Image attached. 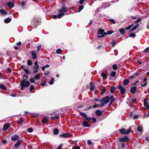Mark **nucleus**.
<instances>
[{
	"mask_svg": "<svg viewBox=\"0 0 149 149\" xmlns=\"http://www.w3.org/2000/svg\"><path fill=\"white\" fill-rule=\"evenodd\" d=\"M27 64L29 66L31 65L32 64V63L31 61L30 60H28L27 61Z\"/></svg>",
	"mask_w": 149,
	"mask_h": 149,
	"instance_id": "42",
	"label": "nucleus"
},
{
	"mask_svg": "<svg viewBox=\"0 0 149 149\" xmlns=\"http://www.w3.org/2000/svg\"><path fill=\"white\" fill-rule=\"evenodd\" d=\"M0 88H1L3 90H6V87L5 85L2 84H0Z\"/></svg>",
	"mask_w": 149,
	"mask_h": 149,
	"instance_id": "27",
	"label": "nucleus"
},
{
	"mask_svg": "<svg viewBox=\"0 0 149 149\" xmlns=\"http://www.w3.org/2000/svg\"><path fill=\"white\" fill-rule=\"evenodd\" d=\"M91 120H92L94 123L96 122L97 121L96 119L95 118H91Z\"/></svg>",
	"mask_w": 149,
	"mask_h": 149,
	"instance_id": "53",
	"label": "nucleus"
},
{
	"mask_svg": "<svg viewBox=\"0 0 149 149\" xmlns=\"http://www.w3.org/2000/svg\"><path fill=\"white\" fill-rule=\"evenodd\" d=\"M51 118L53 119H58L59 118V116L58 115H56L55 116H52Z\"/></svg>",
	"mask_w": 149,
	"mask_h": 149,
	"instance_id": "32",
	"label": "nucleus"
},
{
	"mask_svg": "<svg viewBox=\"0 0 149 149\" xmlns=\"http://www.w3.org/2000/svg\"><path fill=\"white\" fill-rule=\"evenodd\" d=\"M137 130L139 132H143V127L141 126H139L137 128Z\"/></svg>",
	"mask_w": 149,
	"mask_h": 149,
	"instance_id": "30",
	"label": "nucleus"
},
{
	"mask_svg": "<svg viewBox=\"0 0 149 149\" xmlns=\"http://www.w3.org/2000/svg\"><path fill=\"white\" fill-rule=\"evenodd\" d=\"M88 144L89 145H91L92 144V142L91 140H88L87 141Z\"/></svg>",
	"mask_w": 149,
	"mask_h": 149,
	"instance_id": "61",
	"label": "nucleus"
},
{
	"mask_svg": "<svg viewBox=\"0 0 149 149\" xmlns=\"http://www.w3.org/2000/svg\"><path fill=\"white\" fill-rule=\"evenodd\" d=\"M116 72L114 71L112 72L111 74V76L112 77H114L116 75Z\"/></svg>",
	"mask_w": 149,
	"mask_h": 149,
	"instance_id": "41",
	"label": "nucleus"
},
{
	"mask_svg": "<svg viewBox=\"0 0 149 149\" xmlns=\"http://www.w3.org/2000/svg\"><path fill=\"white\" fill-rule=\"evenodd\" d=\"M104 29H99L97 31V33L98 35H101L97 36V37L99 38L103 37L106 35L107 33L104 32Z\"/></svg>",
	"mask_w": 149,
	"mask_h": 149,
	"instance_id": "4",
	"label": "nucleus"
},
{
	"mask_svg": "<svg viewBox=\"0 0 149 149\" xmlns=\"http://www.w3.org/2000/svg\"><path fill=\"white\" fill-rule=\"evenodd\" d=\"M109 21L110 22H112V23H113V24H115L116 23L115 20L114 19H112L111 18H110V19H109Z\"/></svg>",
	"mask_w": 149,
	"mask_h": 149,
	"instance_id": "40",
	"label": "nucleus"
},
{
	"mask_svg": "<svg viewBox=\"0 0 149 149\" xmlns=\"http://www.w3.org/2000/svg\"><path fill=\"white\" fill-rule=\"evenodd\" d=\"M47 118L46 117H45L42 120V123L43 124L46 123L47 122Z\"/></svg>",
	"mask_w": 149,
	"mask_h": 149,
	"instance_id": "24",
	"label": "nucleus"
},
{
	"mask_svg": "<svg viewBox=\"0 0 149 149\" xmlns=\"http://www.w3.org/2000/svg\"><path fill=\"white\" fill-rule=\"evenodd\" d=\"M149 50V47L146 48L144 50V52H147Z\"/></svg>",
	"mask_w": 149,
	"mask_h": 149,
	"instance_id": "58",
	"label": "nucleus"
},
{
	"mask_svg": "<svg viewBox=\"0 0 149 149\" xmlns=\"http://www.w3.org/2000/svg\"><path fill=\"white\" fill-rule=\"evenodd\" d=\"M41 45H40L39 46H37V51L39 52L40 49V48L41 47Z\"/></svg>",
	"mask_w": 149,
	"mask_h": 149,
	"instance_id": "54",
	"label": "nucleus"
},
{
	"mask_svg": "<svg viewBox=\"0 0 149 149\" xmlns=\"http://www.w3.org/2000/svg\"><path fill=\"white\" fill-rule=\"evenodd\" d=\"M61 50L59 48L56 50V53L58 54H59L61 53Z\"/></svg>",
	"mask_w": 149,
	"mask_h": 149,
	"instance_id": "36",
	"label": "nucleus"
},
{
	"mask_svg": "<svg viewBox=\"0 0 149 149\" xmlns=\"http://www.w3.org/2000/svg\"><path fill=\"white\" fill-rule=\"evenodd\" d=\"M138 118V115H135L133 116V118L134 119H136Z\"/></svg>",
	"mask_w": 149,
	"mask_h": 149,
	"instance_id": "59",
	"label": "nucleus"
},
{
	"mask_svg": "<svg viewBox=\"0 0 149 149\" xmlns=\"http://www.w3.org/2000/svg\"><path fill=\"white\" fill-rule=\"evenodd\" d=\"M136 34L134 33H131L129 35V37H136Z\"/></svg>",
	"mask_w": 149,
	"mask_h": 149,
	"instance_id": "38",
	"label": "nucleus"
},
{
	"mask_svg": "<svg viewBox=\"0 0 149 149\" xmlns=\"http://www.w3.org/2000/svg\"><path fill=\"white\" fill-rule=\"evenodd\" d=\"M72 149H80V147L79 146H74L72 148Z\"/></svg>",
	"mask_w": 149,
	"mask_h": 149,
	"instance_id": "60",
	"label": "nucleus"
},
{
	"mask_svg": "<svg viewBox=\"0 0 149 149\" xmlns=\"http://www.w3.org/2000/svg\"><path fill=\"white\" fill-rule=\"evenodd\" d=\"M112 68L114 70H116L117 68V66L116 64H114L112 66Z\"/></svg>",
	"mask_w": 149,
	"mask_h": 149,
	"instance_id": "46",
	"label": "nucleus"
},
{
	"mask_svg": "<svg viewBox=\"0 0 149 149\" xmlns=\"http://www.w3.org/2000/svg\"><path fill=\"white\" fill-rule=\"evenodd\" d=\"M139 24H137L132 27V29L130 30V32H132L134 31L135 30L138 28L139 27Z\"/></svg>",
	"mask_w": 149,
	"mask_h": 149,
	"instance_id": "17",
	"label": "nucleus"
},
{
	"mask_svg": "<svg viewBox=\"0 0 149 149\" xmlns=\"http://www.w3.org/2000/svg\"><path fill=\"white\" fill-rule=\"evenodd\" d=\"M25 2H24V1H22V3H21V6H22L24 7L25 6Z\"/></svg>",
	"mask_w": 149,
	"mask_h": 149,
	"instance_id": "63",
	"label": "nucleus"
},
{
	"mask_svg": "<svg viewBox=\"0 0 149 149\" xmlns=\"http://www.w3.org/2000/svg\"><path fill=\"white\" fill-rule=\"evenodd\" d=\"M34 89V87L33 85H31L30 88V91L31 92Z\"/></svg>",
	"mask_w": 149,
	"mask_h": 149,
	"instance_id": "45",
	"label": "nucleus"
},
{
	"mask_svg": "<svg viewBox=\"0 0 149 149\" xmlns=\"http://www.w3.org/2000/svg\"><path fill=\"white\" fill-rule=\"evenodd\" d=\"M128 139L127 136H125L123 138H120L119 141L122 142H125L128 141Z\"/></svg>",
	"mask_w": 149,
	"mask_h": 149,
	"instance_id": "14",
	"label": "nucleus"
},
{
	"mask_svg": "<svg viewBox=\"0 0 149 149\" xmlns=\"http://www.w3.org/2000/svg\"><path fill=\"white\" fill-rule=\"evenodd\" d=\"M84 6L82 5H80L79 7L78 12H80L84 8Z\"/></svg>",
	"mask_w": 149,
	"mask_h": 149,
	"instance_id": "31",
	"label": "nucleus"
},
{
	"mask_svg": "<svg viewBox=\"0 0 149 149\" xmlns=\"http://www.w3.org/2000/svg\"><path fill=\"white\" fill-rule=\"evenodd\" d=\"M19 138V136L15 134L13 135L11 137V140L13 141H16Z\"/></svg>",
	"mask_w": 149,
	"mask_h": 149,
	"instance_id": "13",
	"label": "nucleus"
},
{
	"mask_svg": "<svg viewBox=\"0 0 149 149\" xmlns=\"http://www.w3.org/2000/svg\"><path fill=\"white\" fill-rule=\"evenodd\" d=\"M118 88L119 90L120 91V93L121 94H124L125 93V89L123 86L119 85L118 86Z\"/></svg>",
	"mask_w": 149,
	"mask_h": 149,
	"instance_id": "8",
	"label": "nucleus"
},
{
	"mask_svg": "<svg viewBox=\"0 0 149 149\" xmlns=\"http://www.w3.org/2000/svg\"><path fill=\"white\" fill-rule=\"evenodd\" d=\"M146 98H145L144 99V104L145 106H147L148 105V103L147 102H146Z\"/></svg>",
	"mask_w": 149,
	"mask_h": 149,
	"instance_id": "48",
	"label": "nucleus"
},
{
	"mask_svg": "<svg viewBox=\"0 0 149 149\" xmlns=\"http://www.w3.org/2000/svg\"><path fill=\"white\" fill-rule=\"evenodd\" d=\"M25 78L28 79V76L25 74L23 75V79H25Z\"/></svg>",
	"mask_w": 149,
	"mask_h": 149,
	"instance_id": "57",
	"label": "nucleus"
},
{
	"mask_svg": "<svg viewBox=\"0 0 149 149\" xmlns=\"http://www.w3.org/2000/svg\"><path fill=\"white\" fill-rule=\"evenodd\" d=\"M54 79L53 78H52L51 79V81L49 82V84L50 85L54 83Z\"/></svg>",
	"mask_w": 149,
	"mask_h": 149,
	"instance_id": "47",
	"label": "nucleus"
},
{
	"mask_svg": "<svg viewBox=\"0 0 149 149\" xmlns=\"http://www.w3.org/2000/svg\"><path fill=\"white\" fill-rule=\"evenodd\" d=\"M50 72L49 71V70L47 71L46 72H45L44 73V74L45 75H48L49 73Z\"/></svg>",
	"mask_w": 149,
	"mask_h": 149,
	"instance_id": "56",
	"label": "nucleus"
},
{
	"mask_svg": "<svg viewBox=\"0 0 149 149\" xmlns=\"http://www.w3.org/2000/svg\"><path fill=\"white\" fill-rule=\"evenodd\" d=\"M27 131L28 132L31 133L33 132V129L31 127H29L27 129Z\"/></svg>",
	"mask_w": 149,
	"mask_h": 149,
	"instance_id": "39",
	"label": "nucleus"
},
{
	"mask_svg": "<svg viewBox=\"0 0 149 149\" xmlns=\"http://www.w3.org/2000/svg\"><path fill=\"white\" fill-rule=\"evenodd\" d=\"M21 143V140H18L17 143L14 145V147L16 148H18L19 146L20 145Z\"/></svg>",
	"mask_w": 149,
	"mask_h": 149,
	"instance_id": "18",
	"label": "nucleus"
},
{
	"mask_svg": "<svg viewBox=\"0 0 149 149\" xmlns=\"http://www.w3.org/2000/svg\"><path fill=\"white\" fill-rule=\"evenodd\" d=\"M119 31L120 32L121 34L122 35H124L125 32V30L123 29H120L119 30Z\"/></svg>",
	"mask_w": 149,
	"mask_h": 149,
	"instance_id": "26",
	"label": "nucleus"
},
{
	"mask_svg": "<svg viewBox=\"0 0 149 149\" xmlns=\"http://www.w3.org/2000/svg\"><path fill=\"white\" fill-rule=\"evenodd\" d=\"M40 74L38 73L37 74L34 75V78L35 79L38 80L40 79Z\"/></svg>",
	"mask_w": 149,
	"mask_h": 149,
	"instance_id": "20",
	"label": "nucleus"
},
{
	"mask_svg": "<svg viewBox=\"0 0 149 149\" xmlns=\"http://www.w3.org/2000/svg\"><path fill=\"white\" fill-rule=\"evenodd\" d=\"M129 83V80L128 79H125L123 81L124 85H127Z\"/></svg>",
	"mask_w": 149,
	"mask_h": 149,
	"instance_id": "28",
	"label": "nucleus"
},
{
	"mask_svg": "<svg viewBox=\"0 0 149 149\" xmlns=\"http://www.w3.org/2000/svg\"><path fill=\"white\" fill-rule=\"evenodd\" d=\"M66 8L65 6H63L61 8V10L62 11V13H63V11L65 12L66 11Z\"/></svg>",
	"mask_w": 149,
	"mask_h": 149,
	"instance_id": "37",
	"label": "nucleus"
},
{
	"mask_svg": "<svg viewBox=\"0 0 149 149\" xmlns=\"http://www.w3.org/2000/svg\"><path fill=\"white\" fill-rule=\"evenodd\" d=\"M23 119L22 118H21L20 119L19 121H18L17 123L18 124L21 125L23 123Z\"/></svg>",
	"mask_w": 149,
	"mask_h": 149,
	"instance_id": "33",
	"label": "nucleus"
},
{
	"mask_svg": "<svg viewBox=\"0 0 149 149\" xmlns=\"http://www.w3.org/2000/svg\"><path fill=\"white\" fill-rule=\"evenodd\" d=\"M131 131V128L130 127L127 131L125 129L122 128L119 130V132L121 134L127 135L129 134Z\"/></svg>",
	"mask_w": 149,
	"mask_h": 149,
	"instance_id": "5",
	"label": "nucleus"
},
{
	"mask_svg": "<svg viewBox=\"0 0 149 149\" xmlns=\"http://www.w3.org/2000/svg\"><path fill=\"white\" fill-rule=\"evenodd\" d=\"M12 124L10 123L4 125L3 127V130L4 131L7 130L11 125Z\"/></svg>",
	"mask_w": 149,
	"mask_h": 149,
	"instance_id": "10",
	"label": "nucleus"
},
{
	"mask_svg": "<svg viewBox=\"0 0 149 149\" xmlns=\"http://www.w3.org/2000/svg\"><path fill=\"white\" fill-rule=\"evenodd\" d=\"M80 114L82 117L85 118V120H87L88 123H90L89 120H91V117H87L86 115L84 113L82 112H80Z\"/></svg>",
	"mask_w": 149,
	"mask_h": 149,
	"instance_id": "7",
	"label": "nucleus"
},
{
	"mask_svg": "<svg viewBox=\"0 0 149 149\" xmlns=\"http://www.w3.org/2000/svg\"><path fill=\"white\" fill-rule=\"evenodd\" d=\"M95 114L97 116H100L102 114V112L99 110H97L95 112Z\"/></svg>",
	"mask_w": 149,
	"mask_h": 149,
	"instance_id": "21",
	"label": "nucleus"
},
{
	"mask_svg": "<svg viewBox=\"0 0 149 149\" xmlns=\"http://www.w3.org/2000/svg\"><path fill=\"white\" fill-rule=\"evenodd\" d=\"M90 90L91 91H93L94 90V86L93 85V82H91L90 83Z\"/></svg>",
	"mask_w": 149,
	"mask_h": 149,
	"instance_id": "19",
	"label": "nucleus"
},
{
	"mask_svg": "<svg viewBox=\"0 0 149 149\" xmlns=\"http://www.w3.org/2000/svg\"><path fill=\"white\" fill-rule=\"evenodd\" d=\"M0 13L4 15L7 14V13L3 9H1L0 10Z\"/></svg>",
	"mask_w": 149,
	"mask_h": 149,
	"instance_id": "25",
	"label": "nucleus"
},
{
	"mask_svg": "<svg viewBox=\"0 0 149 149\" xmlns=\"http://www.w3.org/2000/svg\"><path fill=\"white\" fill-rule=\"evenodd\" d=\"M60 136L62 138H68L70 137V136L68 133H64L60 135Z\"/></svg>",
	"mask_w": 149,
	"mask_h": 149,
	"instance_id": "15",
	"label": "nucleus"
},
{
	"mask_svg": "<svg viewBox=\"0 0 149 149\" xmlns=\"http://www.w3.org/2000/svg\"><path fill=\"white\" fill-rule=\"evenodd\" d=\"M116 88L114 86H112L110 89V91L111 93H114V91L116 90Z\"/></svg>",
	"mask_w": 149,
	"mask_h": 149,
	"instance_id": "23",
	"label": "nucleus"
},
{
	"mask_svg": "<svg viewBox=\"0 0 149 149\" xmlns=\"http://www.w3.org/2000/svg\"><path fill=\"white\" fill-rule=\"evenodd\" d=\"M137 91V88L136 86L131 87L130 88V92L132 94L135 93Z\"/></svg>",
	"mask_w": 149,
	"mask_h": 149,
	"instance_id": "12",
	"label": "nucleus"
},
{
	"mask_svg": "<svg viewBox=\"0 0 149 149\" xmlns=\"http://www.w3.org/2000/svg\"><path fill=\"white\" fill-rule=\"evenodd\" d=\"M38 62L36 61L34 63V66L32 67L31 68L33 69V74H35L37 72L39 69V66L38 65Z\"/></svg>",
	"mask_w": 149,
	"mask_h": 149,
	"instance_id": "3",
	"label": "nucleus"
},
{
	"mask_svg": "<svg viewBox=\"0 0 149 149\" xmlns=\"http://www.w3.org/2000/svg\"><path fill=\"white\" fill-rule=\"evenodd\" d=\"M5 6H7L8 7L13 8L14 6V4L11 2H7L5 5Z\"/></svg>",
	"mask_w": 149,
	"mask_h": 149,
	"instance_id": "16",
	"label": "nucleus"
},
{
	"mask_svg": "<svg viewBox=\"0 0 149 149\" xmlns=\"http://www.w3.org/2000/svg\"><path fill=\"white\" fill-rule=\"evenodd\" d=\"M114 32L110 30L108 31L107 32V34L110 35L113 33Z\"/></svg>",
	"mask_w": 149,
	"mask_h": 149,
	"instance_id": "44",
	"label": "nucleus"
},
{
	"mask_svg": "<svg viewBox=\"0 0 149 149\" xmlns=\"http://www.w3.org/2000/svg\"><path fill=\"white\" fill-rule=\"evenodd\" d=\"M141 19L140 18H139L137 19L134 22V23L136 24H137L141 20Z\"/></svg>",
	"mask_w": 149,
	"mask_h": 149,
	"instance_id": "43",
	"label": "nucleus"
},
{
	"mask_svg": "<svg viewBox=\"0 0 149 149\" xmlns=\"http://www.w3.org/2000/svg\"><path fill=\"white\" fill-rule=\"evenodd\" d=\"M31 54L32 56V58L33 59H36L37 58V54L36 51L35 50L32 51L31 52Z\"/></svg>",
	"mask_w": 149,
	"mask_h": 149,
	"instance_id": "9",
	"label": "nucleus"
},
{
	"mask_svg": "<svg viewBox=\"0 0 149 149\" xmlns=\"http://www.w3.org/2000/svg\"><path fill=\"white\" fill-rule=\"evenodd\" d=\"M112 47H114L115 45L116 44V42L114 40H113L112 42Z\"/></svg>",
	"mask_w": 149,
	"mask_h": 149,
	"instance_id": "50",
	"label": "nucleus"
},
{
	"mask_svg": "<svg viewBox=\"0 0 149 149\" xmlns=\"http://www.w3.org/2000/svg\"><path fill=\"white\" fill-rule=\"evenodd\" d=\"M146 140L149 143V136H147L146 138Z\"/></svg>",
	"mask_w": 149,
	"mask_h": 149,
	"instance_id": "64",
	"label": "nucleus"
},
{
	"mask_svg": "<svg viewBox=\"0 0 149 149\" xmlns=\"http://www.w3.org/2000/svg\"><path fill=\"white\" fill-rule=\"evenodd\" d=\"M2 142L3 144H6L7 143V141L6 140L4 139L2 141Z\"/></svg>",
	"mask_w": 149,
	"mask_h": 149,
	"instance_id": "55",
	"label": "nucleus"
},
{
	"mask_svg": "<svg viewBox=\"0 0 149 149\" xmlns=\"http://www.w3.org/2000/svg\"><path fill=\"white\" fill-rule=\"evenodd\" d=\"M63 144H61L56 149H61L62 147L63 146Z\"/></svg>",
	"mask_w": 149,
	"mask_h": 149,
	"instance_id": "52",
	"label": "nucleus"
},
{
	"mask_svg": "<svg viewBox=\"0 0 149 149\" xmlns=\"http://www.w3.org/2000/svg\"><path fill=\"white\" fill-rule=\"evenodd\" d=\"M139 81L138 80H137V81H135L134 83L133 84V86H134V85H136V84L137 83H139Z\"/></svg>",
	"mask_w": 149,
	"mask_h": 149,
	"instance_id": "62",
	"label": "nucleus"
},
{
	"mask_svg": "<svg viewBox=\"0 0 149 149\" xmlns=\"http://www.w3.org/2000/svg\"><path fill=\"white\" fill-rule=\"evenodd\" d=\"M23 70L26 72V74H29L30 73V72L29 71V70L26 68H24Z\"/></svg>",
	"mask_w": 149,
	"mask_h": 149,
	"instance_id": "34",
	"label": "nucleus"
},
{
	"mask_svg": "<svg viewBox=\"0 0 149 149\" xmlns=\"http://www.w3.org/2000/svg\"><path fill=\"white\" fill-rule=\"evenodd\" d=\"M59 14L58 15H54L52 16V17L54 19H56L57 18H60L64 15V13H62V11L61 10H59Z\"/></svg>",
	"mask_w": 149,
	"mask_h": 149,
	"instance_id": "6",
	"label": "nucleus"
},
{
	"mask_svg": "<svg viewBox=\"0 0 149 149\" xmlns=\"http://www.w3.org/2000/svg\"><path fill=\"white\" fill-rule=\"evenodd\" d=\"M11 21V19L9 17L5 19L4 20V22L6 23H8Z\"/></svg>",
	"mask_w": 149,
	"mask_h": 149,
	"instance_id": "22",
	"label": "nucleus"
},
{
	"mask_svg": "<svg viewBox=\"0 0 149 149\" xmlns=\"http://www.w3.org/2000/svg\"><path fill=\"white\" fill-rule=\"evenodd\" d=\"M111 100L110 102L109 105H110L115 101V99L113 98V96L111 95L110 97L109 96L107 95L103 98L100 101V105L101 107L104 106L107 103H108Z\"/></svg>",
	"mask_w": 149,
	"mask_h": 149,
	"instance_id": "1",
	"label": "nucleus"
},
{
	"mask_svg": "<svg viewBox=\"0 0 149 149\" xmlns=\"http://www.w3.org/2000/svg\"><path fill=\"white\" fill-rule=\"evenodd\" d=\"M59 132V130L57 128L55 129L54 130V133L55 135H57Z\"/></svg>",
	"mask_w": 149,
	"mask_h": 149,
	"instance_id": "29",
	"label": "nucleus"
},
{
	"mask_svg": "<svg viewBox=\"0 0 149 149\" xmlns=\"http://www.w3.org/2000/svg\"><path fill=\"white\" fill-rule=\"evenodd\" d=\"M21 86V90H23L24 88L27 87L30 85V84L29 81H26V79L22 80L20 83Z\"/></svg>",
	"mask_w": 149,
	"mask_h": 149,
	"instance_id": "2",
	"label": "nucleus"
},
{
	"mask_svg": "<svg viewBox=\"0 0 149 149\" xmlns=\"http://www.w3.org/2000/svg\"><path fill=\"white\" fill-rule=\"evenodd\" d=\"M101 76L104 78L105 79H106L107 78V75L105 73H102Z\"/></svg>",
	"mask_w": 149,
	"mask_h": 149,
	"instance_id": "35",
	"label": "nucleus"
},
{
	"mask_svg": "<svg viewBox=\"0 0 149 149\" xmlns=\"http://www.w3.org/2000/svg\"><path fill=\"white\" fill-rule=\"evenodd\" d=\"M90 120H89L90 121V123H89L91 122V121ZM88 123H89L87 120H85V121H84L83 122L82 124L83 127H90L91 125L89 124H88Z\"/></svg>",
	"mask_w": 149,
	"mask_h": 149,
	"instance_id": "11",
	"label": "nucleus"
},
{
	"mask_svg": "<svg viewBox=\"0 0 149 149\" xmlns=\"http://www.w3.org/2000/svg\"><path fill=\"white\" fill-rule=\"evenodd\" d=\"M30 82L32 83H34L35 82L34 81V79L33 78H31L30 79Z\"/></svg>",
	"mask_w": 149,
	"mask_h": 149,
	"instance_id": "49",
	"label": "nucleus"
},
{
	"mask_svg": "<svg viewBox=\"0 0 149 149\" xmlns=\"http://www.w3.org/2000/svg\"><path fill=\"white\" fill-rule=\"evenodd\" d=\"M148 82L145 83L144 84H141V85L142 87H144L146 86L148 84Z\"/></svg>",
	"mask_w": 149,
	"mask_h": 149,
	"instance_id": "51",
	"label": "nucleus"
}]
</instances>
